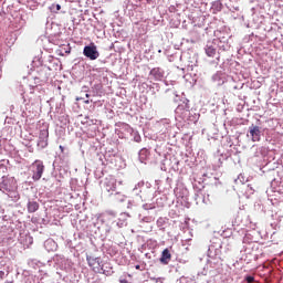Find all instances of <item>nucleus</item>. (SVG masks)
Wrapping results in <instances>:
<instances>
[{"label":"nucleus","instance_id":"4","mask_svg":"<svg viewBox=\"0 0 283 283\" xmlns=\"http://www.w3.org/2000/svg\"><path fill=\"white\" fill-rule=\"evenodd\" d=\"M83 54L84 56H86V59H90L91 61H96V59L101 56V53H98V50L96 49L94 43H91V45L84 46Z\"/></svg>","mask_w":283,"mask_h":283},{"label":"nucleus","instance_id":"2","mask_svg":"<svg viewBox=\"0 0 283 283\" xmlns=\"http://www.w3.org/2000/svg\"><path fill=\"white\" fill-rule=\"evenodd\" d=\"M86 262L88 266L94 271V273H103V275H112V266L105 269L103 260L95 256H86Z\"/></svg>","mask_w":283,"mask_h":283},{"label":"nucleus","instance_id":"15","mask_svg":"<svg viewBox=\"0 0 283 283\" xmlns=\"http://www.w3.org/2000/svg\"><path fill=\"white\" fill-rule=\"evenodd\" d=\"M120 283H128L127 280L123 279L119 281Z\"/></svg>","mask_w":283,"mask_h":283},{"label":"nucleus","instance_id":"7","mask_svg":"<svg viewBox=\"0 0 283 283\" xmlns=\"http://www.w3.org/2000/svg\"><path fill=\"white\" fill-rule=\"evenodd\" d=\"M50 136V133L45 129L41 130L40 132V135H39V142H38V145L40 147H45L48 145V138Z\"/></svg>","mask_w":283,"mask_h":283},{"label":"nucleus","instance_id":"17","mask_svg":"<svg viewBox=\"0 0 283 283\" xmlns=\"http://www.w3.org/2000/svg\"><path fill=\"white\" fill-rule=\"evenodd\" d=\"M60 149H61V151H64V148H63V146H60Z\"/></svg>","mask_w":283,"mask_h":283},{"label":"nucleus","instance_id":"5","mask_svg":"<svg viewBox=\"0 0 283 283\" xmlns=\"http://www.w3.org/2000/svg\"><path fill=\"white\" fill-rule=\"evenodd\" d=\"M149 76H151V78H154L155 81H163V78L165 77V72L161 71L160 67H154L153 70H150Z\"/></svg>","mask_w":283,"mask_h":283},{"label":"nucleus","instance_id":"18","mask_svg":"<svg viewBox=\"0 0 283 283\" xmlns=\"http://www.w3.org/2000/svg\"><path fill=\"white\" fill-rule=\"evenodd\" d=\"M0 275H4V272L0 271Z\"/></svg>","mask_w":283,"mask_h":283},{"label":"nucleus","instance_id":"8","mask_svg":"<svg viewBox=\"0 0 283 283\" xmlns=\"http://www.w3.org/2000/svg\"><path fill=\"white\" fill-rule=\"evenodd\" d=\"M105 187H106V191H116V179L106 178Z\"/></svg>","mask_w":283,"mask_h":283},{"label":"nucleus","instance_id":"11","mask_svg":"<svg viewBox=\"0 0 283 283\" xmlns=\"http://www.w3.org/2000/svg\"><path fill=\"white\" fill-rule=\"evenodd\" d=\"M206 54H207V56H210V57L216 56V48L207 46L206 48Z\"/></svg>","mask_w":283,"mask_h":283},{"label":"nucleus","instance_id":"13","mask_svg":"<svg viewBox=\"0 0 283 283\" xmlns=\"http://www.w3.org/2000/svg\"><path fill=\"white\" fill-rule=\"evenodd\" d=\"M245 282L253 283V282H255V277H253V276H245Z\"/></svg>","mask_w":283,"mask_h":283},{"label":"nucleus","instance_id":"14","mask_svg":"<svg viewBox=\"0 0 283 283\" xmlns=\"http://www.w3.org/2000/svg\"><path fill=\"white\" fill-rule=\"evenodd\" d=\"M56 243L52 240L45 242V247H54Z\"/></svg>","mask_w":283,"mask_h":283},{"label":"nucleus","instance_id":"1","mask_svg":"<svg viewBox=\"0 0 283 283\" xmlns=\"http://www.w3.org/2000/svg\"><path fill=\"white\" fill-rule=\"evenodd\" d=\"M0 191L7 193V196L14 202L20 198L19 192L17 191V180L14 178H4L0 184Z\"/></svg>","mask_w":283,"mask_h":283},{"label":"nucleus","instance_id":"16","mask_svg":"<svg viewBox=\"0 0 283 283\" xmlns=\"http://www.w3.org/2000/svg\"><path fill=\"white\" fill-rule=\"evenodd\" d=\"M135 269H136L137 271H139V269H140V265H136V266H135Z\"/></svg>","mask_w":283,"mask_h":283},{"label":"nucleus","instance_id":"6","mask_svg":"<svg viewBox=\"0 0 283 283\" xmlns=\"http://www.w3.org/2000/svg\"><path fill=\"white\" fill-rule=\"evenodd\" d=\"M250 136L253 143L260 142V127L259 126H250L249 127Z\"/></svg>","mask_w":283,"mask_h":283},{"label":"nucleus","instance_id":"19","mask_svg":"<svg viewBox=\"0 0 283 283\" xmlns=\"http://www.w3.org/2000/svg\"><path fill=\"white\" fill-rule=\"evenodd\" d=\"M147 1V3H151V0H146Z\"/></svg>","mask_w":283,"mask_h":283},{"label":"nucleus","instance_id":"3","mask_svg":"<svg viewBox=\"0 0 283 283\" xmlns=\"http://www.w3.org/2000/svg\"><path fill=\"white\" fill-rule=\"evenodd\" d=\"M31 169H32V179L34 181L36 180H41L42 176H43V171H45V166L43 165V161L41 160H35L32 165H31Z\"/></svg>","mask_w":283,"mask_h":283},{"label":"nucleus","instance_id":"10","mask_svg":"<svg viewBox=\"0 0 283 283\" xmlns=\"http://www.w3.org/2000/svg\"><path fill=\"white\" fill-rule=\"evenodd\" d=\"M35 211H39V202L29 201L28 202V212L29 213H35Z\"/></svg>","mask_w":283,"mask_h":283},{"label":"nucleus","instance_id":"12","mask_svg":"<svg viewBox=\"0 0 283 283\" xmlns=\"http://www.w3.org/2000/svg\"><path fill=\"white\" fill-rule=\"evenodd\" d=\"M49 10L51 12H54V14H59V11L61 10V4L53 3L49 7Z\"/></svg>","mask_w":283,"mask_h":283},{"label":"nucleus","instance_id":"9","mask_svg":"<svg viewBox=\"0 0 283 283\" xmlns=\"http://www.w3.org/2000/svg\"><path fill=\"white\" fill-rule=\"evenodd\" d=\"M169 260H171V253L169 249H165L161 253L160 262L161 264H169Z\"/></svg>","mask_w":283,"mask_h":283}]
</instances>
